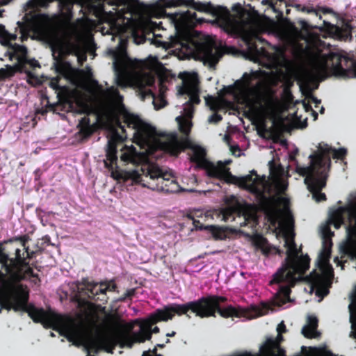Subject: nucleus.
Masks as SVG:
<instances>
[{
    "mask_svg": "<svg viewBox=\"0 0 356 356\" xmlns=\"http://www.w3.org/2000/svg\"><path fill=\"white\" fill-rule=\"evenodd\" d=\"M170 6L173 7L186 6L194 10L211 14L216 17L219 26L227 33L238 34L242 32L245 27L254 23L259 16L258 10L251 4L243 5L249 8L247 9L240 3L233 4L230 10L225 7L214 6L211 2L203 3L195 0H170Z\"/></svg>",
    "mask_w": 356,
    "mask_h": 356,
    "instance_id": "obj_1",
    "label": "nucleus"
},
{
    "mask_svg": "<svg viewBox=\"0 0 356 356\" xmlns=\"http://www.w3.org/2000/svg\"><path fill=\"white\" fill-rule=\"evenodd\" d=\"M284 246L286 250V257L282 266L273 275L270 284L285 282L286 285H280L277 293L273 296V302L275 306H282L291 301L290 294L291 288L296 282L303 279V275L309 268L310 259L308 255L298 254L302 249L297 248L293 239H285Z\"/></svg>",
    "mask_w": 356,
    "mask_h": 356,
    "instance_id": "obj_2",
    "label": "nucleus"
},
{
    "mask_svg": "<svg viewBox=\"0 0 356 356\" xmlns=\"http://www.w3.org/2000/svg\"><path fill=\"white\" fill-rule=\"evenodd\" d=\"M29 293L26 286L22 284L20 289L15 291L7 303L10 308L5 309L15 312L22 311L35 323H41L44 328H51L61 335L70 339L76 336L77 327L74 321L68 316L57 314L51 310L46 311L29 303Z\"/></svg>",
    "mask_w": 356,
    "mask_h": 356,
    "instance_id": "obj_3",
    "label": "nucleus"
},
{
    "mask_svg": "<svg viewBox=\"0 0 356 356\" xmlns=\"http://www.w3.org/2000/svg\"><path fill=\"white\" fill-rule=\"evenodd\" d=\"M219 180L227 184L238 185L239 187L248 190L256 195L258 209L263 212L268 220L275 224L278 218L279 209L278 202H286L284 197H276L275 196H267L259 185H263L265 181L264 177H259L255 170H252L250 175L244 177H236L233 175L229 168L224 165Z\"/></svg>",
    "mask_w": 356,
    "mask_h": 356,
    "instance_id": "obj_4",
    "label": "nucleus"
},
{
    "mask_svg": "<svg viewBox=\"0 0 356 356\" xmlns=\"http://www.w3.org/2000/svg\"><path fill=\"white\" fill-rule=\"evenodd\" d=\"M165 140L161 143L163 150L172 156H177L184 149H191L192 154L190 160L192 163H196L199 168H204L207 175L211 178L218 179L224 168L225 164L218 161L216 165L206 159V150L192 143L188 138H184L180 140L176 133H170L163 136Z\"/></svg>",
    "mask_w": 356,
    "mask_h": 356,
    "instance_id": "obj_5",
    "label": "nucleus"
},
{
    "mask_svg": "<svg viewBox=\"0 0 356 356\" xmlns=\"http://www.w3.org/2000/svg\"><path fill=\"white\" fill-rule=\"evenodd\" d=\"M118 179L124 182L131 181V184H141L152 191L165 193H175L182 189L178 182L167 173H163L159 168L151 167L148 169L145 179L136 170H122L118 175Z\"/></svg>",
    "mask_w": 356,
    "mask_h": 356,
    "instance_id": "obj_6",
    "label": "nucleus"
},
{
    "mask_svg": "<svg viewBox=\"0 0 356 356\" xmlns=\"http://www.w3.org/2000/svg\"><path fill=\"white\" fill-rule=\"evenodd\" d=\"M146 323L147 328L141 327L140 332L131 334L133 325L120 321L115 322V325L117 330L110 335L102 339V347L106 353L113 354L117 346L121 348H130L136 342L143 343L146 340H150L152 338L151 327L154 324H150L148 318Z\"/></svg>",
    "mask_w": 356,
    "mask_h": 356,
    "instance_id": "obj_7",
    "label": "nucleus"
},
{
    "mask_svg": "<svg viewBox=\"0 0 356 356\" xmlns=\"http://www.w3.org/2000/svg\"><path fill=\"white\" fill-rule=\"evenodd\" d=\"M106 289L104 288V283L98 284L88 282L84 289H81L79 294L75 296L74 299L80 310L79 317L86 323L95 324L99 321V316L97 306L88 301L86 297L96 302L106 303Z\"/></svg>",
    "mask_w": 356,
    "mask_h": 356,
    "instance_id": "obj_8",
    "label": "nucleus"
},
{
    "mask_svg": "<svg viewBox=\"0 0 356 356\" xmlns=\"http://www.w3.org/2000/svg\"><path fill=\"white\" fill-rule=\"evenodd\" d=\"M315 68L325 76L331 74L342 79L356 77V60L337 52L322 56Z\"/></svg>",
    "mask_w": 356,
    "mask_h": 356,
    "instance_id": "obj_9",
    "label": "nucleus"
},
{
    "mask_svg": "<svg viewBox=\"0 0 356 356\" xmlns=\"http://www.w3.org/2000/svg\"><path fill=\"white\" fill-rule=\"evenodd\" d=\"M323 154L312 156L314 163L308 167L301 168L300 173L305 176V183L308 190L312 194V197L316 202L326 200V195L321 191L326 186L327 175L323 169L324 162Z\"/></svg>",
    "mask_w": 356,
    "mask_h": 356,
    "instance_id": "obj_10",
    "label": "nucleus"
},
{
    "mask_svg": "<svg viewBox=\"0 0 356 356\" xmlns=\"http://www.w3.org/2000/svg\"><path fill=\"white\" fill-rule=\"evenodd\" d=\"M207 302L204 301V296L193 301L188 302L185 304H170L165 306L163 309H158L154 313L148 317V321L150 324H156L159 321H167L172 319L175 316L186 315L188 318L191 316L188 314L189 311H191L201 318H204L208 314L203 312L204 304Z\"/></svg>",
    "mask_w": 356,
    "mask_h": 356,
    "instance_id": "obj_11",
    "label": "nucleus"
},
{
    "mask_svg": "<svg viewBox=\"0 0 356 356\" xmlns=\"http://www.w3.org/2000/svg\"><path fill=\"white\" fill-rule=\"evenodd\" d=\"M13 250L15 257H10L6 270L7 275L10 277V281L15 284H22L23 281L31 280L34 284L40 285L41 280L33 271V264L31 265L29 261H26L19 248H13Z\"/></svg>",
    "mask_w": 356,
    "mask_h": 356,
    "instance_id": "obj_12",
    "label": "nucleus"
},
{
    "mask_svg": "<svg viewBox=\"0 0 356 356\" xmlns=\"http://www.w3.org/2000/svg\"><path fill=\"white\" fill-rule=\"evenodd\" d=\"M54 0H29L24 6L23 10L26 13L23 17V22H17V26L21 33L22 42L26 40L31 31L36 27L40 15L37 10L40 8H47L49 3Z\"/></svg>",
    "mask_w": 356,
    "mask_h": 356,
    "instance_id": "obj_13",
    "label": "nucleus"
},
{
    "mask_svg": "<svg viewBox=\"0 0 356 356\" xmlns=\"http://www.w3.org/2000/svg\"><path fill=\"white\" fill-rule=\"evenodd\" d=\"M204 301L203 312L208 314L204 318L216 317V314L218 313L222 318L236 317L239 318L245 316L247 314L246 310L241 307H234L228 305L227 307H221V304L227 301V298L225 296L217 295H209L204 296Z\"/></svg>",
    "mask_w": 356,
    "mask_h": 356,
    "instance_id": "obj_14",
    "label": "nucleus"
},
{
    "mask_svg": "<svg viewBox=\"0 0 356 356\" xmlns=\"http://www.w3.org/2000/svg\"><path fill=\"white\" fill-rule=\"evenodd\" d=\"M123 122L128 128L134 130V136L140 139L149 137L152 134V128L143 121L138 115L125 113L123 115Z\"/></svg>",
    "mask_w": 356,
    "mask_h": 356,
    "instance_id": "obj_15",
    "label": "nucleus"
},
{
    "mask_svg": "<svg viewBox=\"0 0 356 356\" xmlns=\"http://www.w3.org/2000/svg\"><path fill=\"white\" fill-rule=\"evenodd\" d=\"M179 77L183 80V85L179 87V93L188 95L189 100L187 104L191 106L200 104L198 83L196 79L187 72L180 74Z\"/></svg>",
    "mask_w": 356,
    "mask_h": 356,
    "instance_id": "obj_16",
    "label": "nucleus"
},
{
    "mask_svg": "<svg viewBox=\"0 0 356 356\" xmlns=\"http://www.w3.org/2000/svg\"><path fill=\"white\" fill-rule=\"evenodd\" d=\"M331 153H332V157L334 159L343 160L347 154V150L345 148H339L338 149H333L327 144L320 143L318 146V152L309 156L311 165L314 163L312 156L322 154L323 155V159L324 162L323 169L325 172L327 173V171L329 170L331 165V159L330 156ZM314 159H315L314 158Z\"/></svg>",
    "mask_w": 356,
    "mask_h": 356,
    "instance_id": "obj_17",
    "label": "nucleus"
},
{
    "mask_svg": "<svg viewBox=\"0 0 356 356\" xmlns=\"http://www.w3.org/2000/svg\"><path fill=\"white\" fill-rule=\"evenodd\" d=\"M22 286V284H15L14 282L10 281V277L7 275L0 270V305L1 307L10 308L8 300L15 291H18Z\"/></svg>",
    "mask_w": 356,
    "mask_h": 356,
    "instance_id": "obj_18",
    "label": "nucleus"
},
{
    "mask_svg": "<svg viewBox=\"0 0 356 356\" xmlns=\"http://www.w3.org/2000/svg\"><path fill=\"white\" fill-rule=\"evenodd\" d=\"M346 215L356 223V209L350 207H341L333 211L330 215L329 222L336 229H339L344 223Z\"/></svg>",
    "mask_w": 356,
    "mask_h": 356,
    "instance_id": "obj_19",
    "label": "nucleus"
},
{
    "mask_svg": "<svg viewBox=\"0 0 356 356\" xmlns=\"http://www.w3.org/2000/svg\"><path fill=\"white\" fill-rule=\"evenodd\" d=\"M200 49L205 62L211 67H214L223 55L222 51L212 43H203Z\"/></svg>",
    "mask_w": 356,
    "mask_h": 356,
    "instance_id": "obj_20",
    "label": "nucleus"
},
{
    "mask_svg": "<svg viewBox=\"0 0 356 356\" xmlns=\"http://www.w3.org/2000/svg\"><path fill=\"white\" fill-rule=\"evenodd\" d=\"M77 128L76 134L80 136V142H84L96 131L97 126L96 123L91 124L90 118L85 116L79 120Z\"/></svg>",
    "mask_w": 356,
    "mask_h": 356,
    "instance_id": "obj_21",
    "label": "nucleus"
},
{
    "mask_svg": "<svg viewBox=\"0 0 356 356\" xmlns=\"http://www.w3.org/2000/svg\"><path fill=\"white\" fill-rule=\"evenodd\" d=\"M309 279L312 286L316 289L317 296L323 298L328 294L327 280L325 276L314 272L310 275Z\"/></svg>",
    "mask_w": 356,
    "mask_h": 356,
    "instance_id": "obj_22",
    "label": "nucleus"
},
{
    "mask_svg": "<svg viewBox=\"0 0 356 356\" xmlns=\"http://www.w3.org/2000/svg\"><path fill=\"white\" fill-rule=\"evenodd\" d=\"M118 138H120V136L116 134L108 141L106 154V160L104 161V165L109 169H112L113 165L117 163V142Z\"/></svg>",
    "mask_w": 356,
    "mask_h": 356,
    "instance_id": "obj_23",
    "label": "nucleus"
},
{
    "mask_svg": "<svg viewBox=\"0 0 356 356\" xmlns=\"http://www.w3.org/2000/svg\"><path fill=\"white\" fill-rule=\"evenodd\" d=\"M261 4L268 6L264 11L272 10L276 14L275 18L279 21L284 19V9L289 6L285 0H262Z\"/></svg>",
    "mask_w": 356,
    "mask_h": 356,
    "instance_id": "obj_24",
    "label": "nucleus"
},
{
    "mask_svg": "<svg viewBox=\"0 0 356 356\" xmlns=\"http://www.w3.org/2000/svg\"><path fill=\"white\" fill-rule=\"evenodd\" d=\"M15 53L17 54V65H16V67L17 70L22 72H26V64H27V54H28V50L27 48L25 46L19 45V44H15L13 47Z\"/></svg>",
    "mask_w": 356,
    "mask_h": 356,
    "instance_id": "obj_25",
    "label": "nucleus"
},
{
    "mask_svg": "<svg viewBox=\"0 0 356 356\" xmlns=\"http://www.w3.org/2000/svg\"><path fill=\"white\" fill-rule=\"evenodd\" d=\"M13 241H15V238L10 239L8 241H6L3 243H0V264H1L2 268L6 270V268L9 263L10 255L12 254V250H13V248L12 245L10 246L4 245L8 243H11Z\"/></svg>",
    "mask_w": 356,
    "mask_h": 356,
    "instance_id": "obj_26",
    "label": "nucleus"
},
{
    "mask_svg": "<svg viewBox=\"0 0 356 356\" xmlns=\"http://www.w3.org/2000/svg\"><path fill=\"white\" fill-rule=\"evenodd\" d=\"M266 349L265 348H260L259 353L252 354L250 352H243L241 353L236 354L233 356H286V351L280 346L272 348L270 354L266 353Z\"/></svg>",
    "mask_w": 356,
    "mask_h": 356,
    "instance_id": "obj_27",
    "label": "nucleus"
},
{
    "mask_svg": "<svg viewBox=\"0 0 356 356\" xmlns=\"http://www.w3.org/2000/svg\"><path fill=\"white\" fill-rule=\"evenodd\" d=\"M350 312V322L351 323L352 331L350 337L356 339V289L351 296V302L348 306Z\"/></svg>",
    "mask_w": 356,
    "mask_h": 356,
    "instance_id": "obj_28",
    "label": "nucleus"
},
{
    "mask_svg": "<svg viewBox=\"0 0 356 356\" xmlns=\"http://www.w3.org/2000/svg\"><path fill=\"white\" fill-rule=\"evenodd\" d=\"M348 243L343 250L345 254H350L356 246V225H349L347 227Z\"/></svg>",
    "mask_w": 356,
    "mask_h": 356,
    "instance_id": "obj_29",
    "label": "nucleus"
},
{
    "mask_svg": "<svg viewBox=\"0 0 356 356\" xmlns=\"http://www.w3.org/2000/svg\"><path fill=\"white\" fill-rule=\"evenodd\" d=\"M334 34L340 39L346 40L351 37L352 26L348 22H343L341 26H334Z\"/></svg>",
    "mask_w": 356,
    "mask_h": 356,
    "instance_id": "obj_30",
    "label": "nucleus"
},
{
    "mask_svg": "<svg viewBox=\"0 0 356 356\" xmlns=\"http://www.w3.org/2000/svg\"><path fill=\"white\" fill-rule=\"evenodd\" d=\"M73 6L72 0H60L58 2L60 11L62 15L67 19H70L72 17Z\"/></svg>",
    "mask_w": 356,
    "mask_h": 356,
    "instance_id": "obj_31",
    "label": "nucleus"
},
{
    "mask_svg": "<svg viewBox=\"0 0 356 356\" xmlns=\"http://www.w3.org/2000/svg\"><path fill=\"white\" fill-rule=\"evenodd\" d=\"M284 341L282 334L277 333V336L275 339L270 337L266 339L265 343L261 346V348H265L266 349V353L270 354L272 348L280 346V343Z\"/></svg>",
    "mask_w": 356,
    "mask_h": 356,
    "instance_id": "obj_32",
    "label": "nucleus"
},
{
    "mask_svg": "<svg viewBox=\"0 0 356 356\" xmlns=\"http://www.w3.org/2000/svg\"><path fill=\"white\" fill-rule=\"evenodd\" d=\"M15 240L21 242L22 246L24 248V250L26 252V256L24 257V258H26V261H29L30 262V260L35 257L36 252L31 250L29 248L26 246V243L29 240V236L24 235L19 237H16L15 238Z\"/></svg>",
    "mask_w": 356,
    "mask_h": 356,
    "instance_id": "obj_33",
    "label": "nucleus"
},
{
    "mask_svg": "<svg viewBox=\"0 0 356 356\" xmlns=\"http://www.w3.org/2000/svg\"><path fill=\"white\" fill-rule=\"evenodd\" d=\"M121 150L123 151L120 156L121 161L126 163H131L134 161L136 149L133 145L131 147L124 145Z\"/></svg>",
    "mask_w": 356,
    "mask_h": 356,
    "instance_id": "obj_34",
    "label": "nucleus"
},
{
    "mask_svg": "<svg viewBox=\"0 0 356 356\" xmlns=\"http://www.w3.org/2000/svg\"><path fill=\"white\" fill-rule=\"evenodd\" d=\"M227 229L228 228L226 227H218L216 225H208L207 229L216 240L225 239L227 237Z\"/></svg>",
    "mask_w": 356,
    "mask_h": 356,
    "instance_id": "obj_35",
    "label": "nucleus"
},
{
    "mask_svg": "<svg viewBox=\"0 0 356 356\" xmlns=\"http://www.w3.org/2000/svg\"><path fill=\"white\" fill-rule=\"evenodd\" d=\"M109 334H107V335H105V336H102L99 338H98L96 340H90V341H88V343L86 344V348L88 351V355L86 356H94V355H90V351L94 353H97L99 350V349H102V350H104V351H106L102 347V342H101V340L102 339L108 336Z\"/></svg>",
    "mask_w": 356,
    "mask_h": 356,
    "instance_id": "obj_36",
    "label": "nucleus"
},
{
    "mask_svg": "<svg viewBox=\"0 0 356 356\" xmlns=\"http://www.w3.org/2000/svg\"><path fill=\"white\" fill-rule=\"evenodd\" d=\"M334 235V234L331 232L329 227H326L324 228L323 231V248L325 249V248H328L330 249L332 248V243L331 236Z\"/></svg>",
    "mask_w": 356,
    "mask_h": 356,
    "instance_id": "obj_37",
    "label": "nucleus"
},
{
    "mask_svg": "<svg viewBox=\"0 0 356 356\" xmlns=\"http://www.w3.org/2000/svg\"><path fill=\"white\" fill-rule=\"evenodd\" d=\"M256 40H261L259 37L252 38L249 35L244 37V41L247 45L248 49L250 52L254 53L258 51Z\"/></svg>",
    "mask_w": 356,
    "mask_h": 356,
    "instance_id": "obj_38",
    "label": "nucleus"
},
{
    "mask_svg": "<svg viewBox=\"0 0 356 356\" xmlns=\"http://www.w3.org/2000/svg\"><path fill=\"white\" fill-rule=\"evenodd\" d=\"M179 129L180 132L186 136L184 138H188L191 132V122L186 120H181L179 122Z\"/></svg>",
    "mask_w": 356,
    "mask_h": 356,
    "instance_id": "obj_39",
    "label": "nucleus"
},
{
    "mask_svg": "<svg viewBox=\"0 0 356 356\" xmlns=\"http://www.w3.org/2000/svg\"><path fill=\"white\" fill-rule=\"evenodd\" d=\"M310 327L305 325L302 329V334L307 339L316 338L318 335L317 330H315Z\"/></svg>",
    "mask_w": 356,
    "mask_h": 356,
    "instance_id": "obj_40",
    "label": "nucleus"
},
{
    "mask_svg": "<svg viewBox=\"0 0 356 356\" xmlns=\"http://www.w3.org/2000/svg\"><path fill=\"white\" fill-rule=\"evenodd\" d=\"M296 8L302 12L307 13H314L316 16H319V18H321V15L318 13V10L316 8H314L312 6H302L300 4L296 5Z\"/></svg>",
    "mask_w": 356,
    "mask_h": 356,
    "instance_id": "obj_41",
    "label": "nucleus"
},
{
    "mask_svg": "<svg viewBox=\"0 0 356 356\" xmlns=\"http://www.w3.org/2000/svg\"><path fill=\"white\" fill-rule=\"evenodd\" d=\"M331 257V249L328 248H325V249H322L321 252L320 254V259L323 263H327L329 261L330 258Z\"/></svg>",
    "mask_w": 356,
    "mask_h": 356,
    "instance_id": "obj_42",
    "label": "nucleus"
},
{
    "mask_svg": "<svg viewBox=\"0 0 356 356\" xmlns=\"http://www.w3.org/2000/svg\"><path fill=\"white\" fill-rule=\"evenodd\" d=\"M307 326L311 327L310 328L313 330H317L318 321V318L314 316H309L307 321Z\"/></svg>",
    "mask_w": 356,
    "mask_h": 356,
    "instance_id": "obj_43",
    "label": "nucleus"
},
{
    "mask_svg": "<svg viewBox=\"0 0 356 356\" xmlns=\"http://www.w3.org/2000/svg\"><path fill=\"white\" fill-rule=\"evenodd\" d=\"M135 295V289H131L127 290L123 296H122L120 298H119L118 301L120 302H124L127 298H131Z\"/></svg>",
    "mask_w": 356,
    "mask_h": 356,
    "instance_id": "obj_44",
    "label": "nucleus"
},
{
    "mask_svg": "<svg viewBox=\"0 0 356 356\" xmlns=\"http://www.w3.org/2000/svg\"><path fill=\"white\" fill-rule=\"evenodd\" d=\"M188 218L193 220V224L196 229L207 230L208 226L203 225L199 220H196L192 218L191 216H189Z\"/></svg>",
    "mask_w": 356,
    "mask_h": 356,
    "instance_id": "obj_45",
    "label": "nucleus"
},
{
    "mask_svg": "<svg viewBox=\"0 0 356 356\" xmlns=\"http://www.w3.org/2000/svg\"><path fill=\"white\" fill-rule=\"evenodd\" d=\"M222 120V115L217 113H215L209 116L208 120L210 123L218 124Z\"/></svg>",
    "mask_w": 356,
    "mask_h": 356,
    "instance_id": "obj_46",
    "label": "nucleus"
},
{
    "mask_svg": "<svg viewBox=\"0 0 356 356\" xmlns=\"http://www.w3.org/2000/svg\"><path fill=\"white\" fill-rule=\"evenodd\" d=\"M17 39V35L15 33H10L7 31V34L3 39L4 44H8L12 41H15Z\"/></svg>",
    "mask_w": 356,
    "mask_h": 356,
    "instance_id": "obj_47",
    "label": "nucleus"
},
{
    "mask_svg": "<svg viewBox=\"0 0 356 356\" xmlns=\"http://www.w3.org/2000/svg\"><path fill=\"white\" fill-rule=\"evenodd\" d=\"M60 79V78L58 76L51 79L49 83L50 87L56 90H59L60 88L59 86Z\"/></svg>",
    "mask_w": 356,
    "mask_h": 356,
    "instance_id": "obj_48",
    "label": "nucleus"
},
{
    "mask_svg": "<svg viewBox=\"0 0 356 356\" xmlns=\"http://www.w3.org/2000/svg\"><path fill=\"white\" fill-rule=\"evenodd\" d=\"M183 17L189 20L197 19V14L195 12L187 10L183 13Z\"/></svg>",
    "mask_w": 356,
    "mask_h": 356,
    "instance_id": "obj_49",
    "label": "nucleus"
},
{
    "mask_svg": "<svg viewBox=\"0 0 356 356\" xmlns=\"http://www.w3.org/2000/svg\"><path fill=\"white\" fill-rule=\"evenodd\" d=\"M316 10H318V14H319V12H321L323 14H333V15L336 14L332 8H327V7H318L316 8Z\"/></svg>",
    "mask_w": 356,
    "mask_h": 356,
    "instance_id": "obj_50",
    "label": "nucleus"
},
{
    "mask_svg": "<svg viewBox=\"0 0 356 356\" xmlns=\"http://www.w3.org/2000/svg\"><path fill=\"white\" fill-rule=\"evenodd\" d=\"M222 220L227 221L230 217H232V212L229 209H223L222 211Z\"/></svg>",
    "mask_w": 356,
    "mask_h": 356,
    "instance_id": "obj_51",
    "label": "nucleus"
},
{
    "mask_svg": "<svg viewBox=\"0 0 356 356\" xmlns=\"http://www.w3.org/2000/svg\"><path fill=\"white\" fill-rule=\"evenodd\" d=\"M104 288H108L106 289V291H115L117 289V285L114 282H109L108 284L104 283Z\"/></svg>",
    "mask_w": 356,
    "mask_h": 356,
    "instance_id": "obj_52",
    "label": "nucleus"
},
{
    "mask_svg": "<svg viewBox=\"0 0 356 356\" xmlns=\"http://www.w3.org/2000/svg\"><path fill=\"white\" fill-rule=\"evenodd\" d=\"M277 333L280 334L286 333L287 332V329L284 321H282L280 323L278 324L277 327Z\"/></svg>",
    "mask_w": 356,
    "mask_h": 356,
    "instance_id": "obj_53",
    "label": "nucleus"
},
{
    "mask_svg": "<svg viewBox=\"0 0 356 356\" xmlns=\"http://www.w3.org/2000/svg\"><path fill=\"white\" fill-rule=\"evenodd\" d=\"M29 65L31 68H35L36 67H40V64L38 60L35 59H30L27 57V64Z\"/></svg>",
    "mask_w": 356,
    "mask_h": 356,
    "instance_id": "obj_54",
    "label": "nucleus"
},
{
    "mask_svg": "<svg viewBox=\"0 0 356 356\" xmlns=\"http://www.w3.org/2000/svg\"><path fill=\"white\" fill-rule=\"evenodd\" d=\"M7 34V30L5 26L2 24H0V38L3 40L5 37V35Z\"/></svg>",
    "mask_w": 356,
    "mask_h": 356,
    "instance_id": "obj_55",
    "label": "nucleus"
},
{
    "mask_svg": "<svg viewBox=\"0 0 356 356\" xmlns=\"http://www.w3.org/2000/svg\"><path fill=\"white\" fill-rule=\"evenodd\" d=\"M298 149L290 153L289 154V159L291 161H296V155L298 154Z\"/></svg>",
    "mask_w": 356,
    "mask_h": 356,
    "instance_id": "obj_56",
    "label": "nucleus"
},
{
    "mask_svg": "<svg viewBox=\"0 0 356 356\" xmlns=\"http://www.w3.org/2000/svg\"><path fill=\"white\" fill-rule=\"evenodd\" d=\"M120 0H103L104 2L107 3L110 5H118Z\"/></svg>",
    "mask_w": 356,
    "mask_h": 356,
    "instance_id": "obj_57",
    "label": "nucleus"
},
{
    "mask_svg": "<svg viewBox=\"0 0 356 356\" xmlns=\"http://www.w3.org/2000/svg\"><path fill=\"white\" fill-rule=\"evenodd\" d=\"M300 24H301V26L302 29H307L308 28V24H307V22L305 20H300Z\"/></svg>",
    "mask_w": 356,
    "mask_h": 356,
    "instance_id": "obj_58",
    "label": "nucleus"
},
{
    "mask_svg": "<svg viewBox=\"0 0 356 356\" xmlns=\"http://www.w3.org/2000/svg\"><path fill=\"white\" fill-rule=\"evenodd\" d=\"M151 332H152V333L156 334L160 332V329L159 327L155 326L152 330L151 329Z\"/></svg>",
    "mask_w": 356,
    "mask_h": 356,
    "instance_id": "obj_59",
    "label": "nucleus"
},
{
    "mask_svg": "<svg viewBox=\"0 0 356 356\" xmlns=\"http://www.w3.org/2000/svg\"><path fill=\"white\" fill-rule=\"evenodd\" d=\"M11 0H1V5H6L8 4Z\"/></svg>",
    "mask_w": 356,
    "mask_h": 356,
    "instance_id": "obj_60",
    "label": "nucleus"
},
{
    "mask_svg": "<svg viewBox=\"0 0 356 356\" xmlns=\"http://www.w3.org/2000/svg\"><path fill=\"white\" fill-rule=\"evenodd\" d=\"M175 334H176V332H174V331H172L171 333H167V334H166V336H167V337H174V336L175 335Z\"/></svg>",
    "mask_w": 356,
    "mask_h": 356,
    "instance_id": "obj_61",
    "label": "nucleus"
},
{
    "mask_svg": "<svg viewBox=\"0 0 356 356\" xmlns=\"http://www.w3.org/2000/svg\"><path fill=\"white\" fill-rule=\"evenodd\" d=\"M118 127L122 129V132H125L124 126H122L120 122H118Z\"/></svg>",
    "mask_w": 356,
    "mask_h": 356,
    "instance_id": "obj_62",
    "label": "nucleus"
},
{
    "mask_svg": "<svg viewBox=\"0 0 356 356\" xmlns=\"http://www.w3.org/2000/svg\"><path fill=\"white\" fill-rule=\"evenodd\" d=\"M240 151V148L238 145H236L235 147H232V150L234 152V150Z\"/></svg>",
    "mask_w": 356,
    "mask_h": 356,
    "instance_id": "obj_63",
    "label": "nucleus"
},
{
    "mask_svg": "<svg viewBox=\"0 0 356 356\" xmlns=\"http://www.w3.org/2000/svg\"><path fill=\"white\" fill-rule=\"evenodd\" d=\"M312 101H313L314 103H316V104H317V103H320V102H320L319 100H318V99H317L316 97H312Z\"/></svg>",
    "mask_w": 356,
    "mask_h": 356,
    "instance_id": "obj_64",
    "label": "nucleus"
}]
</instances>
